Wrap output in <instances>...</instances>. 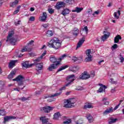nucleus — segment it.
<instances>
[{"mask_svg":"<svg viewBox=\"0 0 124 124\" xmlns=\"http://www.w3.org/2000/svg\"><path fill=\"white\" fill-rule=\"evenodd\" d=\"M47 46L49 48H54V49H59L62 45V43L58 38H54L51 39L49 43L46 44Z\"/></svg>","mask_w":124,"mask_h":124,"instance_id":"obj_1","label":"nucleus"},{"mask_svg":"<svg viewBox=\"0 0 124 124\" xmlns=\"http://www.w3.org/2000/svg\"><path fill=\"white\" fill-rule=\"evenodd\" d=\"M14 31H10L7 37L6 42H10L12 45H15L17 39L14 38L13 36L14 35Z\"/></svg>","mask_w":124,"mask_h":124,"instance_id":"obj_2","label":"nucleus"},{"mask_svg":"<svg viewBox=\"0 0 124 124\" xmlns=\"http://www.w3.org/2000/svg\"><path fill=\"white\" fill-rule=\"evenodd\" d=\"M64 58H66V54H63L61 56L60 58L58 59L59 61H58L57 63L51 64L48 68V70H49V71H52L53 69H56V68L58 67V65L60 64V62L61 61H62V60H64Z\"/></svg>","mask_w":124,"mask_h":124,"instance_id":"obj_3","label":"nucleus"},{"mask_svg":"<svg viewBox=\"0 0 124 124\" xmlns=\"http://www.w3.org/2000/svg\"><path fill=\"white\" fill-rule=\"evenodd\" d=\"M80 34L81 35H82L83 37L79 40L78 42V43L76 48L77 49H78V48H80L81 46L83 45L84 42H85V41L86 37L85 36V35H83V33L80 32Z\"/></svg>","mask_w":124,"mask_h":124,"instance_id":"obj_4","label":"nucleus"},{"mask_svg":"<svg viewBox=\"0 0 124 124\" xmlns=\"http://www.w3.org/2000/svg\"><path fill=\"white\" fill-rule=\"evenodd\" d=\"M54 109V107L50 106H46L40 108L41 111L45 112V113H50Z\"/></svg>","mask_w":124,"mask_h":124,"instance_id":"obj_5","label":"nucleus"},{"mask_svg":"<svg viewBox=\"0 0 124 124\" xmlns=\"http://www.w3.org/2000/svg\"><path fill=\"white\" fill-rule=\"evenodd\" d=\"M24 79V77L22 76L21 75H19L17 77H16V78H14L13 79V81H16V82H18V86H23L24 85V83H23V81L22 80Z\"/></svg>","mask_w":124,"mask_h":124,"instance_id":"obj_6","label":"nucleus"},{"mask_svg":"<svg viewBox=\"0 0 124 124\" xmlns=\"http://www.w3.org/2000/svg\"><path fill=\"white\" fill-rule=\"evenodd\" d=\"M79 78L82 80H87V79L91 78V76L87 72H84L82 75L79 76Z\"/></svg>","mask_w":124,"mask_h":124,"instance_id":"obj_7","label":"nucleus"},{"mask_svg":"<svg viewBox=\"0 0 124 124\" xmlns=\"http://www.w3.org/2000/svg\"><path fill=\"white\" fill-rule=\"evenodd\" d=\"M64 6H65V3L62 1H60L57 2L55 8L59 10V9H61L62 7H64Z\"/></svg>","mask_w":124,"mask_h":124,"instance_id":"obj_8","label":"nucleus"},{"mask_svg":"<svg viewBox=\"0 0 124 124\" xmlns=\"http://www.w3.org/2000/svg\"><path fill=\"white\" fill-rule=\"evenodd\" d=\"M62 94V92H59V93H54V94H52L51 95H46V96H44L43 98V99H46V98H48L49 97H55L56 96H60V95Z\"/></svg>","mask_w":124,"mask_h":124,"instance_id":"obj_9","label":"nucleus"},{"mask_svg":"<svg viewBox=\"0 0 124 124\" xmlns=\"http://www.w3.org/2000/svg\"><path fill=\"white\" fill-rule=\"evenodd\" d=\"M41 122H42V124H51L49 123L48 119L46 118V117H41L40 118Z\"/></svg>","mask_w":124,"mask_h":124,"instance_id":"obj_10","label":"nucleus"},{"mask_svg":"<svg viewBox=\"0 0 124 124\" xmlns=\"http://www.w3.org/2000/svg\"><path fill=\"white\" fill-rule=\"evenodd\" d=\"M64 107L65 108H72L73 106L68 100H65L64 102Z\"/></svg>","mask_w":124,"mask_h":124,"instance_id":"obj_11","label":"nucleus"},{"mask_svg":"<svg viewBox=\"0 0 124 124\" xmlns=\"http://www.w3.org/2000/svg\"><path fill=\"white\" fill-rule=\"evenodd\" d=\"M16 117L15 116H6L4 117V122L3 123L4 124L6 123V122H9L10 120H15L16 119Z\"/></svg>","mask_w":124,"mask_h":124,"instance_id":"obj_12","label":"nucleus"},{"mask_svg":"<svg viewBox=\"0 0 124 124\" xmlns=\"http://www.w3.org/2000/svg\"><path fill=\"white\" fill-rule=\"evenodd\" d=\"M66 80L71 84V82H73L75 80V75H71L68 76L66 78Z\"/></svg>","mask_w":124,"mask_h":124,"instance_id":"obj_13","label":"nucleus"},{"mask_svg":"<svg viewBox=\"0 0 124 124\" xmlns=\"http://www.w3.org/2000/svg\"><path fill=\"white\" fill-rule=\"evenodd\" d=\"M104 35L102 36L101 37V40L103 41H104V40H105L106 39H107V38L109 37V36H110V33L106 31H104Z\"/></svg>","mask_w":124,"mask_h":124,"instance_id":"obj_14","label":"nucleus"},{"mask_svg":"<svg viewBox=\"0 0 124 124\" xmlns=\"http://www.w3.org/2000/svg\"><path fill=\"white\" fill-rule=\"evenodd\" d=\"M21 65H22V67H25V68H29V67H31L33 65V64H29V62H23L21 63Z\"/></svg>","mask_w":124,"mask_h":124,"instance_id":"obj_15","label":"nucleus"},{"mask_svg":"<svg viewBox=\"0 0 124 124\" xmlns=\"http://www.w3.org/2000/svg\"><path fill=\"white\" fill-rule=\"evenodd\" d=\"M35 65H36V70L37 71L41 70L43 67V65L41 63H35Z\"/></svg>","mask_w":124,"mask_h":124,"instance_id":"obj_16","label":"nucleus"},{"mask_svg":"<svg viewBox=\"0 0 124 124\" xmlns=\"http://www.w3.org/2000/svg\"><path fill=\"white\" fill-rule=\"evenodd\" d=\"M47 18V14L46 13V12H44L43 13V16L40 17V20L42 22H45Z\"/></svg>","mask_w":124,"mask_h":124,"instance_id":"obj_17","label":"nucleus"},{"mask_svg":"<svg viewBox=\"0 0 124 124\" xmlns=\"http://www.w3.org/2000/svg\"><path fill=\"white\" fill-rule=\"evenodd\" d=\"M70 10H69V9H64L62 11V12L61 14L62 15H63V16H66V15H67V14L70 13Z\"/></svg>","mask_w":124,"mask_h":124,"instance_id":"obj_18","label":"nucleus"},{"mask_svg":"<svg viewBox=\"0 0 124 124\" xmlns=\"http://www.w3.org/2000/svg\"><path fill=\"white\" fill-rule=\"evenodd\" d=\"M111 112H113V108L111 107L110 108H107L104 112L103 115H108V114H110Z\"/></svg>","mask_w":124,"mask_h":124,"instance_id":"obj_19","label":"nucleus"},{"mask_svg":"<svg viewBox=\"0 0 124 124\" xmlns=\"http://www.w3.org/2000/svg\"><path fill=\"white\" fill-rule=\"evenodd\" d=\"M100 86H101L100 88L97 91V93H102V92H103V89L105 90V89H107V87L105 85L100 84Z\"/></svg>","mask_w":124,"mask_h":124,"instance_id":"obj_20","label":"nucleus"},{"mask_svg":"<svg viewBox=\"0 0 124 124\" xmlns=\"http://www.w3.org/2000/svg\"><path fill=\"white\" fill-rule=\"evenodd\" d=\"M86 117L89 123H93V117L91 114H87Z\"/></svg>","mask_w":124,"mask_h":124,"instance_id":"obj_21","label":"nucleus"},{"mask_svg":"<svg viewBox=\"0 0 124 124\" xmlns=\"http://www.w3.org/2000/svg\"><path fill=\"white\" fill-rule=\"evenodd\" d=\"M62 117V115H61V113L60 112H58L55 113L54 114V120H59V118H61Z\"/></svg>","mask_w":124,"mask_h":124,"instance_id":"obj_22","label":"nucleus"},{"mask_svg":"<svg viewBox=\"0 0 124 124\" xmlns=\"http://www.w3.org/2000/svg\"><path fill=\"white\" fill-rule=\"evenodd\" d=\"M83 10V8L77 7L74 10L72 11V12H77V13H80Z\"/></svg>","mask_w":124,"mask_h":124,"instance_id":"obj_23","label":"nucleus"},{"mask_svg":"<svg viewBox=\"0 0 124 124\" xmlns=\"http://www.w3.org/2000/svg\"><path fill=\"white\" fill-rule=\"evenodd\" d=\"M122 39V37L120 35H117L114 38V43H119V42L120 41V40H121Z\"/></svg>","mask_w":124,"mask_h":124,"instance_id":"obj_24","label":"nucleus"},{"mask_svg":"<svg viewBox=\"0 0 124 124\" xmlns=\"http://www.w3.org/2000/svg\"><path fill=\"white\" fill-rule=\"evenodd\" d=\"M107 98H103L102 100V103L103 105H109V101H107Z\"/></svg>","mask_w":124,"mask_h":124,"instance_id":"obj_25","label":"nucleus"},{"mask_svg":"<svg viewBox=\"0 0 124 124\" xmlns=\"http://www.w3.org/2000/svg\"><path fill=\"white\" fill-rule=\"evenodd\" d=\"M18 3H19V1L18 0H15L14 2L10 3V5L11 7H15Z\"/></svg>","mask_w":124,"mask_h":124,"instance_id":"obj_26","label":"nucleus"},{"mask_svg":"<svg viewBox=\"0 0 124 124\" xmlns=\"http://www.w3.org/2000/svg\"><path fill=\"white\" fill-rule=\"evenodd\" d=\"M16 73V71H13L11 72V73L8 76V79H12V78L14 77V76L15 75Z\"/></svg>","mask_w":124,"mask_h":124,"instance_id":"obj_27","label":"nucleus"},{"mask_svg":"<svg viewBox=\"0 0 124 124\" xmlns=\"http://www.w3.org/2000/svg\"><path fill=\"white\" fill-rule=\"evenodd\" d=\"M73 34L75 36H78L79 34V30L77 28H75L73 31Z\"/></svg>","mask_w":124,"mask_h":124,"instance_id":"obj_28","label":"nucleus"},{"mask_svg":"<svg viewBox=\"0 0 124 124\" xmlns=\"http://www.w3.org/2000/svg\"><path fill=\"white\" fill-rule=\"evenodd\" d=\"M16 63V61H11L9 63V68H12L14 65H15V63Z\"/></svg>","mask_w":124,"mask_h":124,"instance_id":"obj_29","label":"nucleus"},{"mask_svg":"<svg viewBox=\"0 0 124 124\" xmlns=\"http://www.w3.org/2000/svg\"><path fill=\"white\" fill-rule=\"evenodd\" d=\"M68 100L69 101L70 103H71V104L72 105L73 107L74 106V104L76 103V99L72 98V99H70Z\"/></svg>","mask_w":124,"mask_h":124,"instance_id":"obj_30","label":"nucleus"},{"mask_svg":"<svg viewBox=\"0 0 124 124\" xmlns=\"http://www.w3.org/2000/svg\"><path fill=\"white\" fill-rule=\"evenodd\" d=\"M93 58V56L92 55H88V57L85 58V62H92V59Z\"/></svg>","mask_w":124,"mask_h":124,"instance_id":"obj_31","label":"nucleus"},{"mask_svg":"<svg viewBox=\"0 0 124 124\" xmlns=\"http://www.w3.org/2000/svg\"><path fill=\"white\" fill-rule=\"evenodd\" d=\"M50 61L51 62H57V58L55 57V56H51L50 58Z\"/></svg>","mask_w":124,"mask_h":124,"instance_id":"obj_32","label":"nucleus"},{"mask_svg":"<svg viewBox=\"0 0 124 124\" xmlns=\"http://www.w3.org/2000/svg\"><path fill=\"white\" fill-rule=\"evenodd\" d=\"M69 85H70V82H68L65 85L60 88L59 89V91H60V93H62V91H64V90H65L66 87L69 86Z\"/></svg>","mask_w":124,"mask_h":124,"instance_id":"obj_33","label":"nucleus"},{"mask_svg":"<svg viewBox=\"0 0 124 124\" xmlns=\"http://www.w3.org/2000/svg\"><path fill=\"white\" fill-rule=\"evenodd\" d=\"M118 14L119 16H121V11L118 10L117 13L114 12V17L116 19H119V18L120 17L118 16L117 15V14Z\"/></svg>","mask_w":124,"mask_h":124,"instance_id":"obj_34","label":"nucleus"},{"mask_svg":"<svg viewBox=\"0 0 124 124\" xmlns=\"http://www.w3.org/2000/svg\"><path fill=\"white\" fill-rule=\"evenodd\" d=\"M53 31H48L46 32V35L48 37H51V36H53Z\"/></svg>","mask_w":124,"mask_h":124,"instance_id":"obj_35","label":"nucleus"},{"mask_svg":"<svg viewBox=\"0 0 124 124\" xmlns=\"http://www.w3.org/2000/svg\"><path fill=\"white\" fill-rule=\"evenodd\" d=\"M118 121V119L115 118V119H110V121L108 122L109 124H115L116 122Z\"/></svg>","mask_w":124,"mask_h":124,"instance_id":"obj_36","label":"nucleus"},{"mask_svg":"<svg viewBox=\"0 0 124 124\" xmlns=\"http://www.w3.org/2000/svg\"><path fill=\"white\" fill-rule=\"evenodd\" d=\"M68 67V65H65L60 67L57 71V72H60V71H62V70H63V69H65V68H67Z\"/></svg>","mask_w":124,"mask_h":124,"instance_id":"obj_37","label":"nucleus"},{"mask_svg":"<svg viewBox=\"0 0 124 124\" xmlns=\"http://www.w3.org/2000/svg\"><path fill=\"white\" fill-rule=\"evenodd\" d=\"M93 108V107L91 105H90V104H86L85 105H84V109H87V108Z\"/></svg>","mask_w":124,"mask_h":124,"instance_id":"obj_38","label":"nucleus"},{"mask_svg":"<svg viewBox=\"0 0 124 124\" xmlns=\"http://www.w3.org/2000/svg\"><path fill=\"white\" fill-rule=\"evenodd\" d=\"M73 60L74 62H76L77 61H82L83 58H82V57L76 58V57H74Z\"/></svg>","mask_w":124,"mask_h":124,"instance_id":"obj_39","label":"nucleus"},{"mask_svg":"<svg viewBox=\"0 0 124 124\" xmlns=\"http://www.w3.org/2000/svg\"><path fill=\"white\" fill-rule=\"evenodd\" d=\"M79 69V67H73L72 69L71 70V71L72 72H76V71H78V70Z\"/></svg>","mask_w":124,"mask_h":124,"instance_id":"obj_40","label":"nucleus"},{"mask_svg":"<svg viewBox=\"0 0 124 124\" xmlns=\"http://www.w3.org/2000/svg\"><path fill=\"white\" fill-rule=\"evenodd\" d=\"M47 11L50 14H53L55 12V11L54 10V9L52 8H48Z\"/></svg>","mask_w":124,"mask_h":124,"instance_id":"obj_41","label":"nucleus"},{"mask_svg":"<svg viewBox=\"0 0 124 124\" xmlns=\"http://www.w3.org/2000/svg\"><path fill=\"white\" fill-rule=\"evenodd\" d=\"M19 100H21V101H26V100H29V98H26L25 97H22L21 98H19Z\"/></svg>","mask_w":124,"mask_h":124,"instance_id":"obj_42","label":"nucleus"},{"mask_svg":"<svg viewBox=\"0 0 124 124\" xmlns=\"http://www.w3.org/2000/svg\"><path fill=\"white\" fill-rule=\"evenodd\" d=\"M85 31L86 34H88V32L89 31V30L88 29V27L85 26L83 29L82 31Z\"/></svg>","mask_w":124,"mask_h":124,"instance_id":"obj_43","label":"nucleus"},{"mask_svg":"<svg viewBox=\"0 0 124 124\" xmlns=\"http://www.w3.org/2000/svg\"><path fill=\"white\" fill-rule=\"evenodd\" d=\"M66 2L69 4H72L74 2V0H66Z\"/></svg>","mask_w":124,"mask_h":124,"instance_id":"obj_44","label":"nucleus"},{"mask_svg":"<svg viewBox=\"0 0 124 124\" xmlns=\"http://www.w3.org/2000/svg\"><path fill=\"white\" fill-rule=\"evenodd\" d=\"M92 52V50L91 49H87L86 51V54L87 56H91L90 54Z\"/></svg>","mask_w":124,"mask_h":124,"instance_id":"obj_45","label":"nucleus"},{"mask_svg":"<svg viewBox=\"0 0 124 124\" xmlns=\"http://www.w3.org/2000/svg\"><path fill=\"white\" fill-rule=\"evenodd\" d=\"M71 123V119H68L64 122H63L64 124H69Z\"/></svg>","mask_w":124,"mask_h":124,"instance_id":"obj_46","label":"nucleus"},{"mask_svg":"<svg viewBox=\"0 0 124 124\" xmlns=\"http://www.w3.org/2000/svg\"><path fill=\"white\" fill-rule=\"evenodd\" d=\"M40 62V58H38L37 59L34 60V64H35V63H38Z\"/></svg>","mask_w":124,"mask_h":124,"instance_id":"obj_47","label":"nucleus"},{"mask_svg":"<svg viewBox=\"0 0 124 124\" xmlns=\"http://www.w3.org/2000/svg\"><path fill=\"white\" fill-rule=\"evenodd\" d=\"M1 114V116H4L5 115V109H0V114Z\"/></svg>","mask_w":124,"mask_h":124,"instance_id":"obj_48","label":"nucleus"},{"mask_svg":"<svg viewBox=\"0 0 124 124\" xmlns=\"http://www.w3.org/2000/svg\"><path fill=\"white\" fill-rule=\"evenodd\" d=\"M118 47L119 46H118V45L116 44H115L114 45H113V46H112V49H113V50L117 49Z\"/></svg>","mask_w":124,"mask_h":124,"instance_id":"obj_49","label":"nucleus"},{"mask_svg":"<svg viewBox=\"0 0 124 124\" xmlns=\"http://www.w3.org/2000/svg\"><path fill=\"white\" fill-rule=\"evenodd\" d=\"M47 53V51H45L41 55V56H40V59H43V57H44V56H45V55H46Z\"/></svg>","mask_w":124,"mask_h":124,"instance_id":"obj_50","label":"nucleus"},{"mask_svg":"<svg viewBox=\"0 0 124 124\" xmlns=\"http://www.w3.org/2000/svg\"><path fill=\"white\" fill-rule=\"evenodd\" d=\"M35 20V17L34 16H31L29 18V21H31V22H33Z\"/></svg>","mask_w":124,"mask_h":124,"instance_id":"obj_51","label":"nucleus"},{"mask_svg":"<svg viewBox=\"0 0 124 124\" xmlns=\"http://www.w3.org/2000/svg\"><path fill=\"white\" fill-rule=\"evenodd\" d=\"M120 61H121V62H124V57H122V54H120Z\"/></svg>","mask_w":124,"mask_h":124,"instance_id":"obj_52","label":"nucleus"},{"mask_svg":"<svg viewBox=\"0 0 124 124\" xmlns=\"http://www.w3.org/2000/svg\"><path fill=\"white\" fill-rule=\"evenodd\" d=\"M28 51V48H27L26 47H24L22 49V50H21V52H22V53H24V52H27Z\"/></svg>","mask_w":124,"mask_h":124,"instance_id":"obj_53","label":"nucleus"},{"mask_svg":"<svg viewBox=\"0 0 124 124\" xmlns=\"http://www.w3.org/2000/svg\"><path fill=\"white\" fill-rule=\"evenodd\" d=\"M20 23H21V20H18L17 21L15 22V26H18V25H20Z\"/></svg>","mask_w":124,"mask_h":124,"instance_id":"obj_54","label":"nucleus"},{"mask_svg":"<svg viewBox=\"0 0 124 124\" xmlns=\"http://www.w3.org/2000/svg\"><path fill=\"white\" fill-rule=\"evenodd\" d=\"M76 90L77 91H83V90H84V89L83 88V87H78V88H77L76 89Z\"/></svg>","mask_w":124,"mask_h":124,"instance_id":"obj_55","label":"nucleus"},{"mask_svg":"<svg viewBox=\"0 0 124 124\" xmlns=\"http://www.w3.org/2000/svg\"><path fill=\"white\" fill-rule=\"evenodd\" d=\"M95 14H96V15H98V14H99V11L94 12V13L92 14L93 16H94Z\"/></svg>","mask_w":124,"mask_h":124,"instance_id":"obj_56","label":"nucleus"},{"mask_svg":"<svg viewBox=\"0 0 124 124\" xmlns=\"http://www.w3.org/2000/svg\"><path fill=\"white\" fill-rule=\"evenodd\" d=\"M42 26H43V27H44V28L46 29V28H48V27H49V24H44Z\"/></svg>","mask_w":124,"mask_h":124,"instance_id":"obj_57","label":"nucleus"},{"mask_svg":"<svg viewBox=\"0 0 124 124\" xmlns=\"http://www.w3.org/2000/svg\"><path fill=\"white\" fill-rule=\"evenodd\" d=\"M109 82H110V83H111V84H115V83H116L115 81H114V79H113V78H110Z\"/></svg>","mask_w":124,"mask_h":124,"instance_id":"obj_58","label":"nucleus"},{"mask_svg":"<svg viewBox=\"0 0 124 124\" xmlns=\"http://www.w3.org/2000/svg\"><path fill=\"white\" fill-rule=\"evenodd\" d=\"M33 42H34L33 40H31L30 42H29V43L28 44V45H31V44H32Z\"/></svg>","mask_w":124,"mask_h":124,"instance_id":"obj_59","label":"nucleus"},{"mask_svg":"<svg viewBox=\"0 0 124 124\" xmlns=\"http://www.w3.org/2000/svg\"><path fill=\"white\" fill-rule=\"evenodd\" d=\"M21 5L18 6L16 8V10H18V12H19L20 11V8H21Z\"/></svg>","mask_w":124,"mask_h":124,"instance_id":"obj_60","label":"nucleus"},{"mask_svg":"<svg viewBox=\"0 0 124 124\" xmlns=\"http://www.w3.org/2000/svg\"><path fill=\"white\" fill-rule=\"evenodd\" d=\"M95 75V74L94 73V72H93L91 74V75H90V77H93Z\"/></svg>","mask_w":124,"mask_h":124,"instance_id":"obj_61","label":"nucleus"},{"mask_svg":"<svg viewBox=\"0 0 124 124\" xmlns=\"http://www.w3.org/2000/svg\"><path fill=\"white\" fill-rule=\"evenodd\" d=\"M115 92H116V90L115 89H112L111 90V93H115Z\"/></svg>","mask_w":124,"mask_h":124,"instance_id":"obj_62","label":"nucleus"},{"mask_svg":"<svg viewBox=\"0 0 124 124\" xmlns=\"http://www.w3.org/2000/svg\"><path fill=\"white\" fill-rule=\"evenodd\" d=\"M35 93H36V94H40V93H41V92L38 91L35 92Z\"/></svg>","mask_w":124,"mask_h":124,"instance_id":"obj_63","label":"nucleus"},{"mask_svg":"<svg viewBox=\"0 0 124 124\" xmlns=\"http://www.w3.org/2000/svg\"><path fill=\"white\" fill-rule=\"evenodd\" d=\"M30 11H31V12H32V11H34V8L31 7L30 9Z\"/></svg>","mask_w":124,"mask_h":124,"instance_id":"obj_64","label":"nucleus"}]
</instances>
